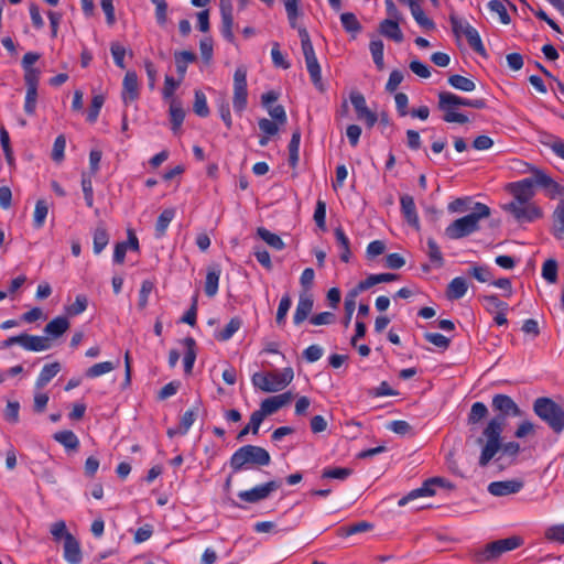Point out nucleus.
I'll return each instance as SVG.
<instances>
[{"instance_id": "obj_44", "label": "nucleus", "mask_w": 564, "mask_h": 564, "mask_svg": "<svg viewBox=\"0 0 564 564\" xmlns=\"http://www.w3.org/2000/svg\"><path fill=\"white\" fill-rule=\"evenodd\" d=\"M109 235L102 225H98L94 231V252L99 254L108 245Z\"/></svg>"}, {"instance_id": "obj_24", "label": "nucleus", "mask_w": 564, "mask_h": 564, "mask_svg": "<svg viewBox=\"0 0 564 564\" xmlns=\"http://www.w3.org/2000/svg\"><path fill=\"white\" fill-rule=\"evenodd\" d=\"M314 301L308 294H301L293 315L295 325L302 324L312 313Z\"/></svg>"}, {"instance_id": "obj_53", "label": "nucleus", "mask_w": 564, "mask_h": 564, "mask_svg": "<svg viewBox=\"0 0 564 564\" xmlns=\"http://www.w3.org/2000/svg\"><path fill=\"white\" fill-rule=\"evenodd\" d=\"M199 411V402L193 406L192 409L187 410L181 417L180 426H181V435H185L193 423L195 422L197 414Z\"/></svg>"}, {"instance_id": "obj_4", "label": "nucleus", "mask_w": 564, "mask_h": 564, "mask_svg": "<svg viewBox=\"0 0 564 564\" xmlns=\"http://www.w3.org/2000/svg\"><path fill=\"white\" fill-rule=\"evenodd\" d=\"M270 462L271 456L265 448L256 445H245L231 455L229 465L232 473H238L251 465L268 466Z\"/></svg>"}, {"instance_id": "obj_38", "label": "nucleus", "mask_w": 564, "mask_h": 564, "mask_svg": "<svg viewBox=\"0 0 564 564\" xmlns=\"http://www.w3.org/2000/svg\"><path fill=\"white\" fill-rule=\"evenodd\" d=\"M174 216L175 210L173 208H166L160 214L155 224L156 237H163L165 235V231L171 221L173 220Z\"/></svg>"}, {"instance_id": "obj_29", "label": "nucleus", "mask_w": 564, "mask_h": 564, "mask_svg": "<svg viewBox=\"0 0 564 564\" xmlns=\"http://www.w3.org/2000/svg\"><path fill=\"white\" fill-rule=\"evenodd\" d=\"M61 369L62 366L58 361L44 365L36 379L35 387L37 389L44 388L61 371Z\"/></svg>"}, {"instance_id": "obj_5", "label": "nucleus", "mask_w": 564, "mask_h": 564, "mask_svg": "<svg viewBox=\"0 0 564 564\" xmlns=\"http://www.w3.org/2000/svg\"><path fill=\"white\" fill-rule=\"evenodd\" d=\"M294 378V371L286 367L281 371L256 372L252 378L254 388L263 392H278L288 387Z\"/></svg>"}, {"instance_id": "obj_61", "label": "nucleus", "mask_w": 564, "mask_h": 564, "mask_svg": "<svg viewBox=\"0 0 564 564\" xmlns=\"http://www.w3.org/2000/svg\"><path fill=\"white\" fill-rule=\"evenodd\" d=\"M104 102H105V98L102 95H96L93 97L91 104H90V107H89L88 113H87V120L89 122L94 123L97 120Z\"/></svg>"}, {"instance_id": "obj_3", "label": "nucleus", "mask_w": 564, "mask_h": 564, "mask_svg": "<svg viewBox=\"0 0 564 564\" xmlns=\"http://www.w3.org/2000/svg\"><path fill=\"white\" fill-rule=\"evenodd\" d=\"M533 412L539 416L554 434L560 435L564 431V408L547 397H540L533 402Z\"/></svg>"}, {"instance_id": "obj_62", "label": "nucleus", "mask_w": 564, "mask_h": 564, "mask_svg": "<svg viewBox=\"0 0 564 564\" xmlns=\"http://www.w3.org/2000/svg\"><path fill=\"white\" fill-rule=\"evenodd\" d=\"M291 304L292 301L289 294H285L281 297L275 317L278 325H284L285 317L291 307Z\"/></svg>"}, {"instance_id": "obj_41", "label": "nucleus", "mask_w": 564, "mask_h": 564, "mask_svg": "<svg viewBox=\"0 0 564 564\" xmlns=\"http://www.w3.org/2000/svg\"><path fill=\"white\" fill-rule=\"evenodd\" d=\"M369 50H370V53H371V56H372L376 67L378 68V70H382L384 68L383 42L379 39L372 40L369 44Z\"/></svg>"}, {"instance_id": "obj_57", "label": "nucleus", "mask_w": 564, "mask_h": 564, "mask_svg": "<svg viewBox=\"0 0 564 564\" xmlns=\"http://www.w3.org/2000/svg\"><path fill=\"white\" fill-rule=\"evenodd\" d=\"M427 248H429L427 254H429L430 260L437 268H442L444 265L443 254L440 250L438 245L436 243V241L433 238L427 239Z\"/></svg>"}, {"instance_id": "obj_30", "label": "nucleus", "mask_w": 564, "mask_h": 564, "mask_svg": "<svg viewBox=\"0 0 564 564\" xmlns=\"http://www.w3.org/2000/svg\"><path fill=\"white\" fill-rule=\"evenodd\" d=\"M552 234L558 240H564V200L560 202L552 215Z\"/></svg>"}, {"instance_id": "obj_42", "label": "nucleus", "mask_w": 564, "mask_h": 564, "mask_svg": "<svg viewBox=\"0 0 564 564\" xmlns=\"http://www.w3.org/2000/svg\"><path fill=\"white\" fill-rule=\"evenodd\" d=\"M118 365H119V360L117 362H112V361L98 362V364H95L94 366L89 367L86 370L85 375L88 378H97L99 376H102L105 373L112 371L113 369H116L118 367Z\"/></svg>"}, {"instance_id": "obj_16", "label": "nucleus", "mask_w": 564, "mask_h": 564, "mask_svg": "<svg viewBox=\"0 0 564 564\" xmlns=\"http://www.w3.org/2000/svg\"><path fill=\"white\" fill-rule=\"evenodd\" d=\"M436 485L444 487L445 480L441 477H434V478H430V479L425 480L424 484L422 485V487L416 488V489L410 491L406 496L402 497L399 500L398 505L400 507H403V506L408 505L410 501H412L419 497L434 496L435 495L434 487Z\"/></svg>"}, {"instance_id": "obj_13", "label": "nucleus", "mask_w": 564, "mask_h": 564, "mask_svg": "<svg viewBox=\"0 0 564 564\" xmlns=\"http://www.w3.org/2000/svg\"><path fill=\"white\" fill-rule=\"evenodd\" d=\"M281 487V481L270 480L265 484L256 486L249 490H242L238 492L240 500L249 503H257L261 500L267 499L272 492Z\"/></svg>"}, {"instance_id": "obj_63", "label": "nucleus", "mask_w": 564, "mask_h": 564, "mask_svg": "<svg viewBox=\"0 0 564 564\" xmlns=\"http://www.w3.org/2000/svg\"><path fill=\"white\" fill-rule=\"evenodd\" d=\"M37 104V88H26L25 101H24V111L29 116H33L35 113Z\"/></svg>"}, {"instance_id": "obj_23", "label": "nucleus", "mask_w": 564, "mask_h": 564, "mask_svg": "<svg viewBox=\"0 0 564 564\" xmlns=\"http://www.w3.org/2000/svg\"><path fill=\"white\" fill-rule=\"evenodd\" d=\"M64 558L69 564H80L83 560L79 542L73 534H67L64 541Z\"/></svg>"}, {"instance_id": "obj_6", "label": "nucleus", "mask_w": 564, "mask_h": 564, "mask_svg": "<svg viewBox=\"0 0 564 564\" xmlns=\"http://www.w3.org/2000/svg\"><path fill=\"white\" fill-rule=\"evenodd\" d=\"M503 429L505 423L498 421L497 419H490L484 429L482 436L486 438V443L479 457V465L481 467L487 466L494 456L500 451V440Z\"/></svg>"}, {"instance_id": "obj_45", "label": "nucleus", "mask_w": 564, "mask_h": 564, "mask_svg": "<svg viewBox=\"0 0 564 564\" xmlns=\"http://www.w3.org/2000/svg\"><path fill=\"white\" fill-rule=\"evenodd\" d=\"M488 415V409L482 402H475L467 417V422L469 425L478 424L481 420H484Z\"/></svg>"}, {"instance_id": "obj_47", "label": "nucleus", "mask_w": 564, "mask_h": 564, "mask_svg": "<svg viewBox=\"0 0 564 564\" xmlns=\"http://www.w3.org/2000/svg\"><path fill=\"white\" fill-rule=\"evenodd\" d=\"M448 84L462 91H473L476 88V84L471 79L457 74L448 77Z\"/></svg>"}, {"instance_id": "obj_7", "label": "nucleus", "mask_w": 564, "mask_h": 564, "mask_svg": "<svg viewBox=\"0 0 564 564\" xmlns=\"http://www.w3.org/2000/svg\"><path fill=\"white\" fill-rule=\"evenodd\" d=\"M449 22L453 33L457 36H465L469 46L479 55L486 57L487 52L481 42L478 31L470 25L466 20L458 18L455 14L449 15Z\"/></svg>"}, {"instance_id": "obj_55", "label": "nucleus", "mask_w": 564, "mask_h": 564, "mask_svg": "<svg viewBox=\"0 0 564 564\" xmlns=\"http://www.w3.org/2000/svg\"><path fill=\"white\" fill-rule=\"evenodd\" d=\"M411 13L414 18V20L416 21V23L422 26L423 29L425 30H434L435 29V23L433 22V20H431L430 18H427L423 11V9L421 8V6L417 3L416 6H413V8L411 9Z\"/></svg>"}, {"instance_id": "obj_27", "label": "nucleus", "mask_w": 564, "mask_h": 564, "mask_svg": "<svg viewBox=\"0 0 564 564\" xmlns=\"http://www.w3.org/2000/svg\"><path fill=\"white\" fill-rule=\"evenodd\" d=\"M468 290V284L465 278H454L447 285L446 297L449 301L462 299Z\"/></svg>"}, {"instance_id": "obj_32", "label": "nucleus", "mask_w": 564, "mask_h": 564, "mask_svg": "<svg viewBox=\"0 0 564 564\" xmlns=\"http://www.w3.org/2000/svg\"><path fill=\"white\" fill-rule=\"evenodd\" d=\"M334 236L338 247L341 249L340 260L345 263L349 262L351 257L349 238L341 227L335 228Z\"/></svg>"}, {"instance_id": "obj_40", "label": "nucleus", "mask_w": 564, "mask_h": 564, "mask_svg": "<svg viewBox=\"0 0 564 564\" xmlns=\"http://www.w3.org/2000/svg\"><path fill=\"white\" fill-rule=\"evenodd\" d=\"M196 61V55L189 51H182L175 54L176 70L181 76L184 77L187 65Z\"/></svg>"}, {"instance_id": "obj_56", "label": "nucleus", "mask_w": 564, "mask_h": 564, "mask_svg": "<svg viewBox=\"0 0 564 564\" xmlns=\"http://www.w3.org/2000/svg\"><path fill=\"white\" fill-rule=\"evenodd\" d=\"M488 8L491 12L497 13L502 24H509L511 22L510 15L507 11L506 4L500 0H490Z\"/></svg>"}, {"instance_id": "obj_34", "label": "nucleus", "mask_w": 564, "mask_h": 564, "mask_svg": "<svg viewBox=\"0 0 564 564\" xmlns=\"http://www.w3.org/2000/svg\"><path fill=\"white\" fill-rule=\"evenodd\" d=\"M184 118H185V111L182 107V104L181 101L176 100V99H172L171 104H170V119H171V123H172V130L174 132H176L183 121H184Z\"/></svg>"}, {"instance_id": "obj_20", "label": "nucleus", "mask_w": 564, "mask_h": 564, "mask_svg": "<svg viewBox=\"0 0 564 564\" xmlns=\"http://www.w3.org/2000/svg\"><path fill=\"white\" fill-rule=\"evenodd\" d=\"M20 346L29 351H44L52 347V341L48 337L23 333Z\"/></svg>"}, {"instance_id": "obj_26", "label": "nucleus", "mask_w": 564, "mask_h": 564, "mask_svg": "<svg viewBox=\"0 0 564 564\" xmlns=\"http://www.w3.org/2000/svg\"><path fill=\"white\" fill-rule=\"evenodd\" d=\"M398 279V274L394 273H379V274H370L365 280L360 281L356 289L360 293L367 291L368 289L375 286L379 283L392 282Z\"/></svg>"}, {"instance_id": "obj_11", "label": "nucleus", "mask_w": 564, "mask_h": 564, "mask_svg": "<svg viewBox=\"0 0 564 564\" xmlns=\"http://www.w3.org/2000/svg\"><path fill=\"white\" fill-rule=\"evenodd\" d=\"M491 408L492 411L497 413L492 419H497L505 424L509 416L518 417L523 415V411L513 401V399L502 393H498L492 397Z\"/></svg>"}, {"instance_id": "obj_39", "label": "nucleus", "mask_w": 564, "mask_h": 564, "mask_svg": "<svg viewBox=\"0 0 564 564\" xmlns=\"http://www.w3.org/2000/svg\"><path fill=\"white\" fill-rule=\"evenodd\" d=\"M241 325L242 321L240 317H232L229 321V323L224 327V329H221L215 335L216 339L219 341L229 340L235 335V333L239 330Z\"/></svg>"}, {"instance_id": "obj_15", "label": "nucleus", "mask_w": 564, "mask_h": 564, "mask_svg": "<svg viewBox=\"0 0 564 564\" xmlns=\"http://www.w3.org/2000/svg\"><path fill=\"white\" fill-rule=\"evenodd\" d=\"M350 101L355 108L357 119L364 120L368 128H372L376 124L378 117L367 107L364 95L359 91H352L350 94Z\"/></svg>"}, {"instance_id": "obj_9", "label": "nucleus", "mask_w": 564, "mask_h": 564, "mask_svg": "<svg viewBox=\"0 0 564 564\" xmlns=\"http://www.w3.org/2000/svg\"><path fill=\"white\" fill-rule=\"evenodd\" d=\"M247 73V67L239 65L234 74L232 106L236 112H242L248 105Z\"/></svg>"}, {"instance_id": "obj_35", "label": "nucleus", "mask_w": 564, "mask_h": 564, "mask_svg": "<svg viewBox=\"0 0 564 564\" xmlns=\"http://www.w3.org/2000/svg\"><path fill=\"white\" fill-rule=\"evenodd\" d=\"M219 276L220 270L217 268H212L207 271L204 291L208 297H214L217 294Z\"/></svg>"}, {"instance_id": "obj_46", "label": "nucleus", "mask_w": 564, "mask_h": 564, "mask_svg": "<svg viewBox=\"0 0 564 564\" xmlns=\"http://www.w3.org/2000/svg\"><path fill=\"white\" fill-rule=\"evenodd\" d=\"M352 474V469L348 467H328L323 469L322 479L345 480Z\"/></svg>"}, {"instance_id": "obj_54", "label": "nucleus", "mask_w": 564, "mask_h": 564, "mask_svg": "<svg viewBox=\"0 0 564 564\" xmlns=\"http://www.w3.org/2000/svg\"><path fill=\"white\" fill-rule=\"evenodd\" d=\"M373 528V524L368 521H359L356 523H352L347 527H343L339 529V535L341 536H349L352 534L370 531Z\"/></svg>"}, {"instance_id": "obj_1", "label": "nucleus", "mask_w": 564, "mask_h": 564, "mask_svg": "<svg viewBox=\"0 0 564 564\" xmlns=\"http://www.w3.org/2000/svg\"><path fill=\"white\" fill-rule=\"evenodd\" d=\"M288 20L292 29H296L301 39V45L307 72L310 74L313 85L319 90L324 91V84L322 82L321 66L315 55V51L306 28L297 24V19L302 15L299 9V0H283Z\"/></svg>"}, {"instance_id": "obj_59", "label": "nucleus", "mask_w": 564, "mask_h": 564, "mask_svg": "<svg viewBox=\"0 0 564 564\" xmlns=\"http://www.w3.org/2000/svg\"><path fill=\"white\" fill-rule=\"evenodd\" d=\"M468 274L481 283L489 282L492 279V273L486 265H474L468 270Z\"/></svg>"}, {"instance_id": "obj_22", "label": "nucleus", "mask_w": 564, "mask_h": 564, "mask_svg": "<svg viewBox=\"0 0 564 564\" xmlns=\"http://www.w3.org/2000/svg\"><path fill=\"white\" fill-rule=\"evenodd\" d=\"M400 204H401V213L404 216L406 223L410 226L419 229L420 220H419V216L416 213V207H415L413 197L408 194H404L400 198Z\"/></svg>"}, {"instance_id": "obj_25", "label": "nucleus", "mask_w": 564, "mask_h": 564, "mask_svg": "<svg viewBox=\"0 0 564 564\" xmlns=\"http://www.w3.org/2000/svg\"><path fill=\"white\" fill-rule=\"evenodd\" d=\"M69 328V322L64 316H57L44 327V333L51 340L61 337Z\"/></svg>"}, {"instance_id": "obj_50", "label": "nucleus", "mask_w": 564, "mask_h": 564, "mask_svg": "<svg viewBox=\"0 0 564 564\" xmlns=\"http://www.w3.org/2000/svg\"><path fill=\"white\" fill-rule=\"evenodd\" d=\"M544 539L552 543L564 544V523L547 527L544 531Z\"/></svg>"}, {"instance_id": "obj_43", "label": "nucleus", "mask_w": 564, "mask_h": 564, "mask_svg": "<svg viewBox=\"0 0 564 564\" xmlns=\"http://www.w3.org/2000/svg\"><path fill=\"white\" fill-rule=\"evenodd\" d=\"M340 22L344 30L348 33H352L354 35L359 33L362 30L360 22L357 17L352 12H344L340 14Z\"/></svg>"}, {"instance_id": "obj_37", "label": "nucleus", "mask_w": 564, "mask_h": 564, "mask_svg": "<svg viewBox=\"0 0 564 564\" xmlns=\"http://www.w3.org/2000/svg\"><path fill=\"white\" fill-rule=\"evenodd\" d=\"M360 292L357 291L356 288H354L352 290H350L348 292V294L345 297V302H344L345 316H344V319H343V324H344L345 327H348L349 324H350L352 314H354L355 308H356V297H357V295Z\"/></svg>"}, {"instance_id": "obj_8", "label": "nucleus", "mask_w": 564, "mask_h": 564, "mask_svg": "<svg viewBox=\"0 0 564 564\" xmlns=\"http://www.w3.org/2000/svg\"><path fill=\"white\" fill-rule=\"evenodd\" d=\"M521 164L525 166V170H521V172L534 174L533 181L544 189L547 197L551 199L560 198L561 202L564 200V187L547 175L545 171L529 163Z\"/></svg>"}, {"instance_id": "obj_33", "label": "nucleus", "mask_w": 564, "mask_h": 564, "mask_svg": "<svg viewBox=\"0 0 564 564\" xmlns=\"http://www.w3.org/2000/svg\"><path fill=\"white\" fill-rule=\"evenodd\" d=\"M183 345L186 348L185 356L183 359L184 371L191 373L196 360V341L193 337H186L183 340Z\"/></svg>"}, {"instance_id": "obj_48", "label": "nucleus", "mask_w": 564, "mask_h": 564, "mask_svg": "<svg viewBox=\"0 0 564 564\" xmlns=\"http://www.w3.org/2000/svg\"><path fill=\"white\" fill-rule=\"evenodd\" d=\"M48 213V205L45 199H39L35 204L33 225L35 228H42Z\"/></svg>"}, {"instance_id": "obj_64", "label": "nucleus", "mask_w": 564, "mask_h": 564, "mask_svg": "<svg viewBox=\"0 0 564 564\" xmlns=\"http://www.w3.org/2000/svg\"><path fill=\"white\" fill-rule=\"evenodd\" d=\"M110 52L113 57L115 64L121 69L126 68V48L119 42H112L110 45Z\"/></svg>"}, {"instance_id": "obj_49", "label": "nucleus", "mask_w": 564, "mask_h": 564, "mask_svg": "<svg viewBox=\"0 0 564 564\" xmlns=\"http://www.w3.org/2000/svg\"><path fill=\"white\" fill-rule=\"evenodd\" d=\"M480 300L485 303V307L489 313H494L495 311H508V303L499 300V297L495 294L490 295H481Z\"/></svg>"}, {"instance_id": "obj_17", "label": "nucleus", "mask_w": 564, "mask_h": 564, "mask_svg": "<svg viewBox=\"0 0 564 564\" xmlns=\"http://www.w3.org/2000/svg\"><path fill=\"white\" fill-rule=\"evenodd\" d=\"M220 15H221V28L220 32L225 40L229 43H235V35L232 32L234 15H232V3L231 0H220Z\"/></svg>"}, {"instance_id": "obj_19", "label": "nucleus", "mask_w": 564, "mask_h": 564, "mask_svg": "<svg viewBox=\"0 0 564 564\" xmlns=\"http://www.w3.org/2000/svg\"><path fill=\"white\" fill-rule=\"evenodd\" d=\"M122 101L124 105L134 101L139 97V82L135 72L129 70L126 73L122 82Z\"/></svg>"}, {"instance_id": "obj_60", "label": "nucleus", "mask_w": 564, "mask_h": 564, "mask_svg": "<svg viewBox=\"0 0 564 564\" xmlns=\"http://www.w3.org/2000/svg\"><path fill=\"white\" fill-rule=\"evenodd\" d=\"M542 276L550 283L557 280V262L554 259H547L542 267Z\"/></svg>"}, {"instance_id": "obj_51", "label": "nucleus", "mask_w": 564, "mask_h": 564, "mask_svg": "<svg viewBox=\"0 0 564 564\" xmlns=\"http://www.w3.org/2000/svg\"><path fill=\"white\" fill-rule=\"evenodd\" d=\"M193 111L202 118L209 116V107L207 105V98L200 90H195V100L193 105Z\"/></svg>"}, {"instance_id": "obj_14", "label": "nucleus", "mask_w": 564, "mask_h": 564, "mask_svg": "<svg viewBox=\"0 0 564 564\" xmlns=\"http://www.w3.org/2000/svg\"><path fill=\"white\" fill-rule=\"evenodd\" d=\"M449 106H464L475 109H484L486 107L485 99H468L448 91H441L438 94V109H447Z\"/></svg>"}, {"instance_id": "obj_52", "label": "nucleus", "mask_w": 564, "mask_h": 564, "mask_svg": "<svg viewBox=\"0 0 564 564\" xmlns=\"http://www.w3.org/2000/svg\"><path fill=\"white\" fill-rule=\"evenodd\" d=\"M278 410L279 408L273 397L264 399L260 404V409L254 411L257 413V416L254 417L253 421H263L267 415H271L275 413Z\"/></svg>"}, {"instance_id": "obj_10", "label": "nucleus", "mask_w": 564, "mask_h": 564, "mask_svg": "<svg viewBox=\"0 0 564 564\" xmlns=\"http://www.w3.org/2000/svg\"><path fill=\"white\" fill-rule=\"evenodd\" d=\"M533 180L534 174H531L530 177L508 183L506 185V191L513 197V199L510 203H533L532 198L535 195V186H538Z\"/></svg>"}, {"instance_id": "obj_58", "label": "nucleus", "mask_w": 564, "mask_h": 564, "mask_svg": "<svg viewBox=\"0 0 564 564\" xmlns=\"http://www.w3.org/2000/svg\"><path fill=\"white\" fill-rule=\"evenodd\" d=\"M82 189L87 207L91 208L94 206V188L91 178L86 173L82 175Z\"/></svg>"}, {"instance_id": "obj_31", "label": "nucleus", "mask_w": 564, "mask_h": 564, "mask_svg": "<svg viewBox=\"0 0 564 564\" xmlns=\"http://www.w3.org/2000/svg\"><path fill=\"white\" fill-rule=\"evenodd\" d=\"M53 438L68 451H77L79 447V440L73 431L64 430L56 432Z\"/></svg>"}, {"instance_id": "obj_2", "label": "nucleus", "mask_w": 564, "mask_h": 564, "mask_svg": "<svg viewBox=\"0 0 564 564\" xmlns=\"http://www.w3.org/2000/svg\"><path fill=\"white\" fill-rule=\"evenodd\" d=\"M490 214L491 210L486 204L477 202L468 215L451 223L444 234L451 240L468 237L480 229L479 221L488 218Z\"/></svg>"}, {"instance_id": "obj_28", "label": "nucleus", "mask_w": 564, "mask_h": 564, "mask_svg": "<svg viewBox=\"0 0 564 564\" xmlns=\"http://www.w3.org/2000/svg\"><path fill=\"white\" fill-rule=\"evenodd\" d=\"M379 31L383 36L391 39L397 43H401L403 41V33L399 26V23L394 20H383L380 23Z\"/></svg>"}, {"instance_id": "obj_36", "label": "nucleus", "mask_w": 564, "mask_h": 564, "mask_svg": "<svg viewBox=\"0 0 564 564\" xmlns=\"http://www.w3.org/2000/svg\"><path fill=\"white\" fill-rule=\"evenodd\" d=\"M257 235L261 238L267 245L275 250H282L285 247V243L276 234L271 232L264 227H259L257 229Z\"/></svg>"}, {"instance_id": "obj_18", "label": "nucleus", "mask_w": 564, "mask_h": 564, "mask_svg": "<svg viewBox=\"0 0 564 564\" xmlns=\"http://www.w3.org/2000/svg\"><path fill=\"white\" fill-rule=\"evenodd\" d=\"M524 486L521 479H509L502 481H492L488 486V491L492 496L502 497L519 492Z\"/></svg>"}, {"instance_id": "obj_12", "label": "nucleus", "mask_w": 564, "mask_h": 564, "mask_svg": "<svg viewBox=\"0 0 564 564\" xmlns=\"http://www.w3.org/2000/svg\"><path fill=\"white\" fill-rule=\"evenodd\" d=\"M502 209L509 213L518 223H532L543 216L542 209L535 203H508Z\"/></svg>"}, {"instance_id": "obj_21", "label": "nucleus", "mask_w": 564, "mask_h": 564, "mask_svg": "<svg viewBox=\"0 0 564 564\" xmlns=\"http://www.w3.org/2000/svg\"><path fill=\"white\" fill-rule=\"evenodd\" d=\"M501 554L500 545L497 541H494L488 543L484 549L473 552L470 557L473 563L482 564L498 558Z\"/></svg>"}]
</instances>
